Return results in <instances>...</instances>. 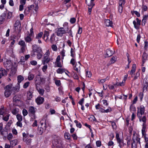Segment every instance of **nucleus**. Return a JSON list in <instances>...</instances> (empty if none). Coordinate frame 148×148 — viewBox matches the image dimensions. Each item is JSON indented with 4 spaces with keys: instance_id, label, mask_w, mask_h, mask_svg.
<instances>
[{
    "instance_id": "0e129e2a",
    "label": "nucleus",
    "mask_w": 148,
    "mask_h": 148,
    "mask_svg": "<svg viewBox=\"0 0 148 148\" xmlns=\"http://www.w3.org/2000/svg\"><path fill=\"white\" fill-rule=\"evenodd\" d=\"M15 27V31L16 32H20L21 30V28L18 27Z\"/></svg>"
},
{
    "instance_id": "f704fd0d",
    "label": "nucleus",
    "mask_w": 148,
    "mask_h": 148,
    "mask_svg": "<svg viewBox=\"0 0 148 148\" xmlns=\"http://www.w3.org/2000/svg\"><path fill=\"white\" fill-rule=\"evenodd\" d=\"M56 72L58 73L62 74L63 72H65V70L64 69L61 68H58Z\"/></svg>"
},
{
    "instance_id": "423d86ee",
    "label": "nucleus",
    "mask_w": 148,
    "mask_h": 148,
    "mask_svg": "<svg viewBox=\"0 0 148 148\" xmlns=\"http://www.w3.org/2000/svg\"><path fill=\"white\" fill-rule=\"evenodd\" d=\"M51 31H45L44 32L42 38L46 42H49V36L50 34Z\"/></svg>"
},
{
    "instance_id": "473e14b6",
    "label": "nucleus",
    "mask_w": 148,
    "mask_h": 148,
    "mask_svg": "<svg viewBox=\"0 0 148 148\" xmlns=\"http://www.w3.org/2000/svg\"><path fill=\"white\" fill-rule=\"evenodd\" d=\"M63 27H62V28H63L64 29H66V30L67 31H68L69 28L68 26V23H67L65 22L63 24Z\"/></svg>"
},
{
    "instance_id": "39448f33",
    "label": "nucleus",
    "mask_w": 148,
    "mask_h": 148,
    "mask_svg": "<svg viewBox=\"0 0 148 148\" xmlns=\"http://www.w3.org/2000/svg\"><path fill=\"white\" fill-rule=\"evenodd\" d=\"M67 32L66 29H64L62 27L58 28L56 29V33L58 36H62V35L66 34Z\"/></svg>"
},
{
    "instance_id": "69168bd1",
    "label": "nucleus",
    "mask_w": 148,
    "mask_h": 148,
    "mask_svg": "<svg viewBox=\"0 0 148 148\" xmlns=\"http://www.w3.org/2000/svg\"><path fill=\"white\" fill-rule=\"evenodd\" d=\"M116 138L117 139V142H120V140H121L119 137V134L118 133H116Z\"/></svg>"
},
{
    "instance_id": "13d9d810",
    "label": "nucleus",
    "mask_w": 148,
    "mask_h": 148,
    "mask_svg": "<svg viewBox=\"0 0 148 148\" xmlns=\"http://www.w3.org/2000/svg\"><path fill=\"white\" fill-rule=\"evenodd\" d=\"M44 65L42 69L43 71L44 72H45L47 69V65L45 64Z\"/></svg>"
},
{
    "instance_id": "f257e3e1",
    "label": "nucleus",
    "mask_w": 148,
    "mask_h": 148,
    "mask_svg": "<svg viewBox=\"0 0 148 148\" xmlns=\"http://www.w3.org/2000/svg\"><path fill=\"white\" fill-rule=\"evenodd\" d=\"M5 91L4 94L6 97H9L13 92V94L16 93L18 92L19 90V88L14 87L12 84H10L4 88Z\"/></svg>"
},
{
    "instance_id": "e2e57ef3",
    "label": "nucleus",
    "mask_w": 148,
    "mask_h": 148,
    "mask_svg": "<svg viewBox=\"0 0 148 148\" xmlns=\"http://www.w3.org/2000/svg\"><path fill=\"white\" fill-rule=\"evenodd\" d=\"M138 146L136 144H135V142H134V143L132 142L131 144V148H137V146Z\"/></svg>"
},
{
    "instance_id": "b1692460",
    "label": "nucleus",
    "mask_w": 148,
    "mask_h": 148,
    "mask_svg": "<svg viewBox=\"0 0 148 148\" xmlns=\"http://www.w3.org/2000/svg\"><path fill=\"white\" fill-rule=\"evenodd\" d=\"M0 73L3 76H6L7 74V71L4 69L1 68L0 69Z\"/></svg>"
},
{
    "instance_id": "aec40b11",
    "label": "nucleus",
    "mask_w": 148,
    "mask_h": 148,
    "mask_svg": "<svg viewBox=\"0 0 148 148\" xmlns=\"http://www.w3.org/2000/svg\"><path fill=\"white\" fill-rule=\"evenodd\" d=\"M113 54V52L110 49H108L106 50V57H109L111 56Z\"/></svg>"
},
{
    "instance_id": "7c9ffc66",
    "label": "nucleus",
    "mask_w": 148,
    "mask_h": 148,
    "mask_svg": "<svg viewBox=\"0 0 148 148\" xmlns=\"http://www.w3.org/2000/svg\"><path fill=\"white\" fill-rule=\"evenodd\" d=\"M14 27H21V25L20 23V22L19 21L17 20L14 24Z\"/></svg>"
},
{
    "instance_id": "052dcab7",
    "label": "nucleus",
    "mask_w": 148,
    "mask_h": 148,
    "mask_svg": "<svg viewBox=\"0 0 148 148\" xmlns=\"http://www.w3.org/2000/svg\"><path fill=\"white\" fill-rule=\"evenodd\" d=\"M55 84L58 86H59L61 84L60 81V80H56L55 81Z\"/></svg>"
},
{
    "instance_id": "a878e982",
    "label": "nucleus",
    "mask_w": 148,
    "mask_h": 148,
    "mask_svg": "<svg viewBox=\"0 0 148 148\" xmlns=\"http://www.w3.org/2000/svg\"><path fill=\"white\" fill-rule=\"evenodd\" d=\"M127 77L126 76L124 77L123 81L119 83H118V86H123L124 85L125 83V81L127 79Z\"/></svg>"
},
{
    "instance_id": "4be33fe9",
    "label": "nucleus",
    "mask_w": 148,
    "mask_h": 148,
    "mask_svg": "<svg viewBox=\"0 0 148 148\" xmlns=\"http://www.w3.org/2000/svg\"><path fill=\"white\" fill-rule=\"evenodd\" d=\"M36 89L37 90L38 92L39 93V94L42 96L44 94L45 90L43 89H41L38 87H36Z\"/></svg>"
},
{
    "instance_id": "58836bf2",
    "label": "nucleus",
    "mask_w": 148,
    "mask_h": 148,
    "mask_svg": "<svg viewBox=\"0 0 148 148\" xmlns=\"http://www.w3.org/2000/svg\"><path fill=\"white\" fill-rule=\"evenodd\" d=\"M16 118L18 121H21L22 120V116L19 114H16Z\"/></svg>"
},
{
    "instance_id": "680f3d73",
    "label": "nucleus",
    "mask_w": 148,
    "mask_h": 148,
    "mask_svg": "<svg viewBox=\"0 0 148 148\" xmlns=\"http://www.w3.org/2000/svg\"><path fill=\"white\" fill-rule=\"evenodd\" d=\"M116 57H112L110 60L111 63H114L116 61Z\"/></svg>"
},
{
    "instance_id": "6ab92c4d",
    "label": "nucleus",
    "mask_w": 148,
    "mask_h": 148,
    "mask_svg": "<svg viewBox=\"0 0 148 148\" xmlns=\"http://www.w3.org/2000/svg\"><path fill=\"white\" fill-rule=\"evenodd\" d=\"M36 109L34 107L31 106L29 107V113L32 114L34 115L36 112Z\"/></svg>"
},
{
    "instance_id": "4c0bfd02",
    "label": "nucleus",
    "mask_w": 148,
    "mask_h": 148,
    "mask_svg": "<svg viewBox=\"0 0 148 148\" xmlns=\"http://www.w3.org/2000/svg\"><path fill=\"white\" fill-rule=\"evenodd\" d=\"M25 40L27 42H29L32 41V39L30 36H27L25 38Z\"/></svg>"
},
{
    "instance_id": "dca6fc26",
    "label": "nucleus",
    "mask_w": 148,
    "mask_h": 148,
    "mask_svg": "<svg viewBox=\"0 0 148 148\" xmlns=\"http://www.w3.org/2000/svg\"><path fill=\"white\" fill-rule=\"evenodd\" d=\"M112 110L111 108L109 107L106 110H105L102 108H100L99 111L102 113H108L110 112Z\"/></svg>"
},
{
    "instance_id": "9d476101",
    "label": "nucleus",
    "mask_w": 148,
    "mask_h": 148,
    "mask_svg": "<svg viewBox=\"0 0 148 148\" xmlns=\"http://www.w3.org/2000/svg\"><path fill=\"white\" fill-rule=\"evenodd\" d=\"M44 101L43 97L39 96L36 99V102L38 105H40L42 104Z\"/></svg>"
},
{
    "instance_id": "8fccbe9b",
    "label": "nucleus",
    "mask_w": 148,
    "mask_h": 148,
    "mask_svg": "<svg viewBox=\"0 0 148 148\" xmlns=\"http://www.w3.org/2000/svg\"><path fill=\"white\" fill-rule=\"evenodd\" d=\"M143 95V93L142 92H140L139 94L138 97L140 98L141 101H142Z\"/></svg>"
},
{
    "instance_id": "393cba45",
    "label": "nucleus",
    "mask_w": 148,
    "mask_h": 148,
    "mask_svg": "<svg viewBox=\"0 0 148 148\" xmlns=\"http://www.w3.org/2000/svg\"><path fill=\"white\" fill-rule=\"evenodd\" d=\"M138 118L139 119V120L140 121H142L143 122V125L144 124L145 125H146V118L145 116H143L142 118H141V117H138Z\"/></svg>"
},
{
    "instance_id": "bf43d9fd",
    "label": "nucleus",
    "mask_w": 148,
    "mask_h": 148,
    "mask_svg": "<svg viewBox=\"0 0 148 148\" xmlns=\"http://www.w3.org/2000/svg\"><path fill=\"white\" fill-rule=\"evenodd\" d=\"M123 6L119 5L118 10L120 13H121L123 12Z\"/></svg>"
},
{
    "instance_id": "9b49d317",
    "label": "nucleus",
    "mask_w": 148,
    "mask_h": 148,
    "mask_svg": "<svg viewBox=\"0 0 148 148\" xmlns=\"http://www.w3.org/2000/svg\"><path fill=\"white\" fill-rule=\"evenodd\" d=\"M41 126H42V127H38V134H39L41 135L42 134V133L43 132V130L44 128H43V123H41ZM46 123H45L44 125V129L45 130L46 129Z\"/></svg>"
},
{
    "instance_id": "c85d7f7f",
    "label": "nucleus",
    "mask_w": 148,
    "mask_h": 148,
    "mask_svg": "<svg viewBox=\"0 0 148 148\" xmlns=\"http://www.w3.org/2000/svg\"><path fill=\"white\" fill-rule=\"evenodd\" d=\"M24 79L23 77L21 75H18L17 77L18 83H21Z\"/></svg>"
},
{
    "instance_id": "ddd939ff",
    "label": "nucleus",
    "mask_w": 148,
    "mask_h": 148,
    "mask_svg": "<svg viewBox=\"0 0 148 148\" xmlns=\"http://www.w3.org/2000/svg\"><path fill=\"white\" fill-rule=\"evenodd\" d=\"M3 64L6 68H9L11 66L12 62L10 60L6 59L4 61Z\"/></svg>"
},
{
    "instance_id": "37998d69",
    "label": "nucleus",
    "mask_w": 148,
    "mask_h": 148,
    "mask_svg": "<svg viewBox=\"0 0 148 148\" xmlns=\"http://www.w3.org/2000/svg\"><path fill=\"white\" fill-rule=\"evenodd\" d=\"M37 58L38 59H40L42 56V51L39 52H37Z\"/></svg>"
},
{
    "instance_id": "09e8293b",
    "label": "nucleus",
    "mask_w": 148,
    "mask_h": 148,
    "mask_svg": "<svg viewBox=\"0 0 148 148\" xmlns=\"http://www.w3.org/2000/svg\"><path fill=\"white\" fill-rule=\"evenodd\" d=\"M30 84L29 82H27L25 83L23 85V87L24 88H26L29 86Z\"/></svg>"
},
{
    "instance_id": "79ce46f5",
    "label": "nucleus",
    "mask_w": 148,
    "mask_h": 148,
    "mask_svg": "<svg viewBox=\"0 0 148 148\" xmlns=\"http://www.w3.org/2000/svg\"><path fill=\"white\" fill-rule=\"evenodd\" d=\"M5 16L4 15L0 16V25L2 24L3 21L5 19Z\"/></svg>"
},
{
    "instance_id": "412c9836",
    "label": "nucleus",
    "mask_w": 148,
    "mask_h": 148,
    "mask_svg": "<svg viewBox=\"0 0 148 148\" xmlns=\"http://www.w3.org/2000/svg\"><path fill=\"white\" fill-rule=\"evenodd\" d=\"M10 142L12 147H14L18 143V140L17 139L11 140Z\"/></svg>"
},
{
    "instance_id": "2eb2a0df",
    "label": "nucleus",
    "mask_w": 148,
    "mask_h": 148,
    "mask_svg": "<svg viewBox=\"0 0 148 148\" xmlns=\"http://www.w3.org/2000/svg\"><path fill=\"white\" fill-rule=\"evenodd\" d=\"M104 23L106 26L112 27L113 25V23L112 21L109 19H106L104 21Z\"/></svg>"
},
{
    "instance_id": "e433bc0d",
    "label": "nucleus",
    "mask_w": 148,
    "mask_h": 148,
    "mask_svg": "<svg viewBox=\"0 0 148 148\" xmlns=\"http://www.w3.org/2000/svg\"><path fill=\"white\" fill-rule=\"evenodd\" d=\"M74 69L77 73H79L80 69V66L76 64L74 67Z\"/></svg>"
},
{
    "instance_id": "de8ad7c7",
    "label": "nucleus",
    "mask_w": 148,
    "mask_h": 148,
    "mask_svg": "<svg viewBox=\"0 0 148 148\" xmlns=\"http://www.w3.org/2000/svg\"><path fill=\"white\" fill-rule=\"evenodd\" d=\"M13 136L12 134L11 133H9L7 136V139L10 141L11 140V139H12L13 138Z\"/></svg>"
},
{
    "instance_id": "cd10ccee",
    "label": "nucleus",
    "mask_w": 148,
    "mask_h": 148,
    "mask_svg": "<svg viewBox=\"0 0 148 148\" xmlns=\"http://www.w3.org/2000/svg\"><path fill=\"white\" fill-rule=\"evenodd\" d=\"M19 109L18 108H15L12 109V112L14 115H16L18 114Z\"/></svg>"
},
{
    "instance_id": "f3484780",
    "label": "nucleus",
    "mask_w": 148,
    "mask_h": 148,
    "mask_svg": "<svg viewBox=\"0 0 148 148\" xmlns=\"http://www.w3.org/2000/svg\"><path fill=\"white\" fill-rule=\"evenodd\" d=\"M56 36L54 33L52 34L50 36V39H49V42L53 44L55 40Z\"/></svg>"
},
{
    "instance_id": "2f4dec72",
    "label": "nucleus",
    "mask_w": 148,
    "mask_h": 148,
    "mask_svg": "<svg viewBox=\"0 0 148 148\" xmlns=\"http://www.w3.org/2000/svg\"><path fill=\"white\" fill-rule=\"evenodd\" d=\"M10 114H7L5 116H3L2 119L3 120L5 121H7L9 119Z\"/></svg>"
},
{
    "instance_id": "c9c22d12",
    "label": "nucleus",
    "mask_w": 148,
    "mask_h": 148,
    "mask_svg": "<svg viewBox=\"0 0 148 148\" xmlns=\"http://www.w3.org/2000/svg\"><path fill=\"white\" fill-rule=\"evenodd\" d=\"M18 44L19 45H20L21 47L26 46L25 42L24 40L20 41L19 42Z\"/></svg>"
},
{
    "instance_id": "4468645a",
    "label": "nucleus",
    "mask_w": 148,
    "mask_h": 148,
    "mask_svg": "<svg viewBox=\"0 0 148 148\" xmlns=\"http://www.w3.org/2000/svg\"><path fill=\"white\" fill-rule=\"evenodd\" d=\"M43 34V33L41 32L40 33L37 34L36 37V39H38V42L39 43H42L40 39L42 37Z\"/></svg>"
},
{
    "instance_id": "a19ab883",
    "label": "nucleus",
    "mask_w": 148,
    "mask_h": 148,
    "mask_svg": "<svg viewBox=\"0 0 148 148\" xmlns=\"http://www.w3.org/2000/svg\"><path fill=\"white\" fill-rule=\"evenodd\" d=\"M34 77V74H29L28 76V79L29 80H32L33 79Z\"/></svg>"
},
{
    "instance_id": "f03ea898",
    "label": "nucleus",
    "mask_w": 148,
    "mask_h": 148,
    "mask_svg": "<svg viewBox=\"0 0 148 148\" xmlns=\"http://www.w3.org/2000/svg\"><path fill=\"white\" fill-rule=\"evenodd\" d=\"M49 55L50 51L49 50H48L44 54L42 60V63L43 64L48 63L50 62L51 59L49 58Z\"/></svg>"
},
{
    "instance_id": "bb28decb",
    "label": "nucleus",
    "mask_w": 148,
    "mask_h": 148,
    "mask_svg": "<svg viewBox=\"0 0 148 148\" xmlns=\"http://www.w3.org/2000/svg\"><path fill=\"white\" fill-rule=\"evenodd\" d=\"M32 139L29 138L27 140H26L25 138H23V141L25 142L26 144L27 145H30Z\"/></svg>"
},
{
    "instance_id": "c03bdc74",
    "label": "nucleus",
    "mask_w": 148,
    "mask_h": 148,
    "mask_svg": "<svg viewBox=\"0 0 148 148\" xmlns=\"http://www.w3.org/2000/svg\"><path fill=\"white\" fill-rule=\"evenodd\" d=\"M140 75V73L139 72H137L135 76L134 77L133 80H135L138 79V78L139 77Z\"/></svg>"
},
{
    "instance_id": "a211bd4d",
    "label": "nucleus",
    "mask_w": 148,
    "mask_h": 148,
    "mask_svg": "<svg viewBox=\"0 0 148 148\" xmlns=\"http://www.w3.org/2000/svg\"><path fill=\"white\" fill-rule=\"evenodd\" d=\"M94 1L92 0H86V4L89 7H93L94 5Z\"/></svg>"
},
{
    "instance_id": "5701e85b",
    "label": "nucleus",
    "mask_w": 148,
    "mask_h": 148,
    "mask_svg": "<svg viewBox=\"0 0 148 148\" xmlns=\"http://www.w3.org/2000/svg\"><path fill=\"white\" fill-rule=\"evenodd\" d=\"M142 126L143 127L141 130L142 134V135L144 136L145 135V134L146 125L144 124L143 125H142Z\"/></svg>"
},
{
    "instance_id": "c756f323",
    "label": "nucleus",
    "mask_w": 148,
    "mask_h": 148,
    "mask_svg": "<svg viewBox=\"0 0 148 148\" xmlns=\"http://www.w3.org/2000/svg\"><path fill=\"white\" fill-rule=\"evenodd\" d=\"M32 91H29L27 93V97L28 100H30L32 96Z\"/></svg>"
},
{
    "instance_id": "ea45409f",
    "label": "nucleus",
    "mask_w": 148,
    "mask_h": 148,
    "mask_svg": "<svg viewBox=\"0 0 148 148\" xmlns=\"http://www.w3.org/2000/svg\"><path fill=\"white\" fill-rule=\"evenodd\" d=\"M70 135L69 133H65L64 134V137L66 139L69 140L70 139Z\"/></svg>"
},
{
    "instance_id": "a18cd8bd",
    "label": "nucleus",
    "mask_w": 148,
    "mask_h": 148,
    "mask_svg": "<svg viewBox=\"0 0 148 148\" xmlns=\"http://www.w3.org/2000/svg\"><path fill=\"white\" fill-rule=\"evenodd\" d=\"M76 19L74 17L71 18H70V22L71 24H74L76 22Z\"/></svg>"
},
{
    "instance_id": "f8f14e48",
    "label": "nucleus",
    "mask_w": 148,
    "mask_h": 148,
    "mask_svg": "<svg viewBox=\"0 0 148 148\" xmlns=\"http://www.w3.org/2000/svg\"><path fill=\"white\" fill-rule=\"evenodd\" d=\"M145 82L144 83L143 88V91L145 90H146L148 86V75L146 76L145 79Z\"/></svg>"
},
{
    "instance_id": "338daca9",
    "label": "nucleus",
    "mask_w": 148,
    "mask_h": 148,
    "mask_svg": "<svg viewBox=\"0 0 148 148\" xmlns=\"http://www.w3.org/2000/svg\"><path fill=\"white\" fill-rule=\"evenodd\" d=\"M86 76L87 77H91V74L90 71H87L86 73Z\"/></svg>"
},
{
    "instance_id": "864d4df0",
    "label": "nucleus",
    "mask_w": 148,
    "mask_h": 148,
    "mask_svg": "<svg viewBox=\"0 0 148 148\" xmlns=\"http://www.w3.org/2000/svg\"><path fill=\"white\" fill-rule=\"evenodd\" d=\"M65 51L64 49H63L62 51L61 52V54L62 56V59H64V57L65 56Z\"/></svg>"
},
{
    "instance_id": "4d7b16f0",
    "label": "nucleus",
    "mask_w": 148,
    "mask_h": 148,
    "mask_svg": "<svg viewBox=\"0 0 148 148\" xmlns=\"http://www.w3.org/2000/svg\"><path fill=\"white\" fill-rule=\"evenodd\" d=\"M131 138V137H129V138H127V146L129 147L130 144V141Z\"/></svg>"
},
{
    "instance_id": "7ed1b4c3",
    "label": "nucleus",
    "mask_w": 148,
    "mask_h": 148,
    "mask_svg": "<svg viewBox=\"0 0 148 148\" xmlns=\"http://www.w3.org/2000/svg\"><path fill=\"white\" fill-rule=\"evenodd\" d=\"M53 143L57 148H63V147L62 141L60 138L54 140L53 142Z\"/></svg>"
},
{
    "instance_id": "603ef678",
    "label": "nucleus",
    "mask_w": 148,
    "mask_h": 148,
    "mask_svg": "<svg viewBox=\"0 0 148 148\" xmlns=\"http://www.w3.org/2000/svg\"><path fill=\"white\" fill-rule=\"evenodd\" d=\"M22 113L24 116H26L28 114V112L27 110L25 109H23L22 111Z\"/></svg>"
},
{
    "instance_id": "72a5a7b5",
    "label": "nucleus",
    "mask_w": 148,
    "mask_h": 148,
    "mask_svg": "<svg viewBox=\"0 0 148 148\" xmlns=\"http://www.w3.org/2000/svg\"><path fill=\"white\" fill-rule=\"evenodd\" d=\"M21 49L19 51V53H23L25 51V49L26 48V46H24L22 47H21Z\"/></svg>"
},
{
    "instance_id": "1a4fd4ad",
    "label": "nucleus",
    "mask_w": 148,
    "mask_h": 148,
    "mask_svg": "<svg viewBox=\"0 0 148 148\" xmlns=\"http://www.w3.org/2000/svg\"><path fill=\"white\" fill-rule=\"evenodd\" d=\"M133 142L134 143L135 142V144H136L138 146L139 145L140 146V138L138 137L137 136L135 137H133L132 138Z\"/></svg>"
},
{
    "instance_id": "6e6d98bb",
    "label": "nucleus",
    "mask_w": 148,
    "mask_h": 148,
    "mask_svg": "<svg viewBox=\"0 0 148 148\" xmlns=\"http://www.w3.org/2000/svg\"><path fill=\"white\" fill-rule=\"evenodd\" d=\"M109 77H107L105 79L100 80L99 82L101 83H103L106 80H109Z\"/></svg>"
},
{
    "instance_id": "20e7f679",
    "label": "nucleus",
    "mask_w": 148,
    "mask_h": 148,
    "mask_svg": "<svg viewBox=\"0 0 148 148\" xmlns=\"http://www.w3.org/2000/svg\"><path fill=\"white\" fill-rule=\"evenodd\" d=\"M137 116L138 117H142L143 114L145 111V108L143 106H141L140 107L137 108Z\"/></svg>"
},
{
    "instance_id": "3c124183",
    "label": "nucleus",
    "mask_w": 148,
    "mask_h": 148,
    "mask_svg": "<svg viewBox=\"0 0 148 148\" xmlns=\"http://www.w3.org/2000/svg\"><path fill=\"white\" fill-rule=\"evenodd\" d=\"M142 62L143 63V64H144V63L145 62V61L147 60V57L144 54L142 56Z\"/></svg>"
},
{
    "instance_id": "774afa93",
    "label": "nucleus",
    "mask_w": 148,
    "mask_h": 148,
    "mask_svg": "<svg viewBox=\"0 0 148 148\" xmlns=\"http://www.w3.org/2000/svg\"><path fill=\"white\" fill-rule=\"evenodd\" d=\"M16 125L17 126H19L20 127H22L23 126L22 123L21 122V121H18L16 123Z\"/></svg>"
},
{
    "instance_id": "49530a36",
    "label": "nucleus",
    "mask_w": 148,
    "mask_h": 148,
    "mask_svg": "<svg viewBox=\"0 0 148 148\" xmlns=\"http://www.w3.org/2000/svg\"><path fill=\"white\" fill-rule=\"evenodd\" d=\"M119 5L123 6L125 4V0H119Z\"/></svg>"
},
{
    "instance_id": "0eeeda50",
    "label": "nucleus",
    "mask_w": 148,
    "mask_h": 148,
    "mask_svg": "<svg viewBox=\"0 0 148 148\" xmlns=\"http://www.w3.org/2000/svg\"><path fill=\"white\" fill-rule=\"evenodd\" d=\"M136 20L137 23H136V21L134 20L133 21V24L134 25V27L136 29H137L139 28V26L140 25L141 20H139L138 18H136Z\"/></svg>"
},
{
    "instance_id": "5fc2aeb1",
    "label": "nucleus",
    "mask_w": 148,
    "mask_h": 148,
    "mask_svg": "<svg viewBox=\"0 0 148 148\" xmlns=\"http://www.w3.org/2000/svg\"><path fill=\"white\" fill-rule=\"evenodd\" d=\"M51 48L53 51H56L57 50V46L55 45H53L51 46Z\"/></svg>"
},
{
    "instance_id": "6e6552de",
    "label": "nucleus",
    "mask_w": 148,
    "mask_h": 148,
    "mask_svg": "<svg viewBox=\"0 0 148 148\" xmlns=\"http://www.w3.org/2000/svg\"><path fill=\"white\" fill-rule=\"evenodd\" d=\"M33 51L34 53L39 52L41 51V48L36 45L32 46Z\"/></svg>"
}]
</instances>
